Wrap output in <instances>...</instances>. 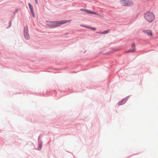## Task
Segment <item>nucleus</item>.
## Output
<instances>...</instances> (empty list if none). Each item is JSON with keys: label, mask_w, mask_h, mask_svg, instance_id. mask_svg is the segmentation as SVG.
Segmentation results:
<instances>
[{"label": "nucleus", "mask_w": 158, "mask_h": 158, "mask_svg": "<svg viewBox=\"0 0 158 158\" xmlns=\"http://www.w3.org/2000/svg\"><path fill=\"white\" fill-rule=\"evenodd\" d=\"M112 50L113 51V52H114V51H115V50Z\"/></svg>", "instance_id": "bb28decb"}, {"label": "nucleus", "mask_w": 158, "mask_h": 158, "mask_svg": "<svg viewBox=\"0 0 158 158\" xmlns=\"http://www.w3.org/2000/svg\"><path fill=\"white\" fill-rule=\"evenodd\" d=\"M112 49L114 50V49H114V48H113Z\"/></svg>", "instance_id": "393cba45"}, {"label": "nucleus", "mask_w": 158, "mask_h": 158, "mask_svg": "<svg viewBox=\"0 0 158 158\" xmlns=\"http://www.w3.org/2000/svg\"><path fill=\"white\" fill-rule=\"evenodd\" d=\"M86 51V50H85V51L84 52V53H85V52Z\"/></svg>", "instance_id": "a878e982"}, {"label": "nucleus", "mask_w": 158, "mask_h": 158, "mask_svg": "<svg viewBox=\"0 0 158 158\" xmlns=\"http://www.w3.org/2000/svg\"><path fill=\"white\" fill-rule=\"evenodd\" d=\"M135 45L134 43H133L131 44V48H130V49H135Z\"/></svg>", "instance_id": "f8f14e48"}, {"label": "nucleus", "mask_w": 158, "mask_h": 158, "mask_svg": "<svg viewBox=\"0 0 158 158\" xmlns=\"http://www.w3.org/2000/svg\"><path fill=\"white\" fill-rule=\"evenodd\" d=\"M88 10L86 9H84V8H81L80 10V11H84L86 13H87V12Z\"/></svg>", "instance_id": "4468645a"}, {"label": "nucleus", "mask_w": 158, "mask_h": 158, "mask_svg": "<svg viewBox=\"0 0 158 158\" xmlns=\"http://www.w3.org/2000/svg\"><path fill=\"white\" fill-rule=\"evenodd\" d=\"M24 36L25 39L26 40H28L30 39V36L28 33L24 34Z\"/></svg>", "instance_id": "1a4fd4ad"}, {"label": "nucleus", "mask_w": 158, "mask_h": 158, "mask_svg": "<svg viewBox=\"0 0 158 158\" xmlns=\"http://www.w3.org/2000/svg\"><path fill=\"white\" fill-rule=\"evenodd\" d=\"M86 25H84V24H81V25H80V26L81 27H85V28L86 27Z\"/></svg>", "instance_id": "4be33fe9"}, {"label": "nucleus", "mask_w": 158, "mask_h": 158, "mask_svg": "<svg viewBox=\"0 0 158 158\" xmlns=\"http://www.w3.org/2000/svg\"><path fill=\"white\" fill-rule=\"evenodd\" d=\"M31 12V14H32V16L34 18L35 17V13L34 12V10Z\"/></svg>", "instance_id": "2eb2a0df"}, {"label": "nucleus", "mask_w": 158, "mask_h": 158, "mask_svg": "<svg viewBox=\"0 0 158 158\" xmlns=\"http://www.w3.org/2000/svg\"><path fill=\"white\" fill-rule=\"evenodd\" d=\"M90 29L92 30H96V28L94 27H90Z\"/></svg>", "instance_id": "dca6fc26"}, {"label": "nucleus", "mask_w": 158, "mask_h": 158, "mask_svg": "<svg viewBox=\"0 0 158 158\" xmlns=\"http://www.w3.org/2000/svg\"><path fill=\"white\" fill-rule=\"evenodd\" d=\"M70 21V20H63L59 21H49L51 24H48L47 25L51 28H54L69 22Z\"/></svg>", "instance_id": "f257e3e1"}, {"label": "nucleus", "mask_w": 158, "mask_h": 158, "mask_svg": "<svg viewBox=\"0 0 158 158\" xmlns=\"http://www.w3.org/2000/svg\"><path fill=\"white\" fill-rule=\"evenodd\" d=\"M110 53V52H107L104 53H102V54L103 55H108Z\"/></svg>", "instance_id": "aec40b11"}, {"label": "nucleus", "mask_w": 158, "mask_h": 158, "mask_svg": "<svg viewBox=\"0 0 158 158\" xmlns=\"http://www.w3.org/2000/svg\"><path fill=\"white\" fill-rule=\"evenodd\" d=\"M35 0V3L36 4H38V1H37V0Z\"/></svg>", "instance_id": "5701e85b"}, {"label": "nucleus", "mask_w": 158, "mask_h": 158, "mask_svg": "<svg viewBox=\"0 0 158 158\" xmlns=\"http://www.w3.org/2000/svg\"><path fill=\"white\" fill-rule=\"evenodd\" d=\"M129 97V96H128L126 97V98H123L121 101H119L118 102V105L119 106H120L125 104L127 101V100L128 99Z\"/></svg>", "instance_id": "39448f33"}, {"label": "nucleus", "mask_w": 158, "mask_h": 158, "mask_svg": "<svg viewBox=\"0 0 158 158\" xmlns=\"http://www.w3.org/2000/svg\"><path fill=\"white\" fill-rule=\"evenodd\" d=\"M136 50H128L127 51L125 52V53H127L129 52L133 53Z\"/></svg>", "instance_id": "ddd939ff"}, {"label": "nucleus", "mask_w": 158, "mask_h": 158, "mask_svg": "<svg viewBox=\"0 0 158 158\" xmlns=\"http://www.w3.org/2000/svg\"><path fill=\"white\" fill-rule=\"evenodd\" d=\"M143 32H144L145 33L147 34V35L149 36H152L153 35L152 32L151 30H144L143 31Z\"/></svg>", "instance_id": "423d86ee"}, {"label": "nucleus", "mask_w": 158, "mask_h": 158, "mask_svg": "<svg viewBox=\"0 0 158 158\" xmlns=\"http://www.w3.org/2000/svg\"><path fill=\"white\" fill-rule=\"evenodd\" d=\"M110 31L109 30H104L102 31V34H106L108 33Z\"/></svg>", "instance_id": "9b49d317"}, {"label": "nucleus", "mask_w": 158, "mask_h": 158, "mask_svg": "<svg viewBox=\"0 0 158 158\" xmlns=\"http://www.w3.org/2000/svg\"><path fill=\"white\" fill-rule=\"evenodd\" d=\"M96 33L97 34H102V31H96Z\"/></svg>", "instance_id": "6ab92c4d"}, {"label": "nucleus", "mask_w": 158, "mask_h": 158, "mask_svg": "<svg viewBox=\"0 0 158 158\" xmlns=\"http://www.w3.org/2000/svg\"><path fill=\"white\" fill-rule=\"evenodd\" d=\"M120 2L123 6H131L134 5V2L130 0H121Z\"/></svg>", "instance_id": "7ed1b4c3"}, {"label": "nucleus", "mask_w": 158, "mask_h": 158, "mask_svg": "<svg viewBox=\"0 0 158 158\" xmlns=\"http://www.w3.org/2000/svg\"><path fill=\"white\" fill-rule=\"evenodd\" d=\"M18 10V9H16L15 11H12V12H13V13L14 14H15V13L17 12Z\"/></svg>", "instance_id": "f3484780"}, {"label": "nucleus", "mask_w": 158, "mask_h": 158, "mask_svg": "<svg viewBox=\"0 0 158 158\" xmlns=\"http://www.w3.org/2000/svg\"><path fill=\"white\" fill-rule=\"evenodd\" d=\"M11 20H10V26H11Z\"/></svg>", "instance_id": "b1692460"}, {"label": "nucleus", "mask_w": 158, "mask_h": 158, "mask_svg": "<svg viewBox=\"0 0 158 158\" xmlns=\"http://www.w3.org/2000/svg\"><path fill=\"white\" fill-rule=\"evenodd\" d=\"M28 6L31 12L34 10L33 6L30 3H28Z\"/></svg>", "instance_id": "9d476101"}, {"label": "nucleus", "mask_w": 158, "mask_h": 158, "mask_svg": "<svg viewBox=\"0 0 158 158\" xmlns=\"http://www.w3.org/2000/svg\"><path fill=\"white\" fill-rule=\"evenodd\" d=\"M40 136L41 135H40L38 137V142L37 150L39 151H40L41 150L42 146V141L40 139ZM35 149L37 150V149L35 148Z\"/></svg>", "instance_id": "20e7f679"}, {"label": "nucleus", "mask_w": 158, "mask_h": 158, "mask_svg": "<svg viewBox=\"0 0 158 158\" xmlns=\"http://www.w3.org/2000/svg\"><path fill=\"white\" fill-rule=\"evenodd\" d=\"M91 26H90L86 25L85 28L90 29Z\"/></svg>", "instance_id": "412c9836"}, {"label": "nucleus", "mask_w": 158, "mask_h": 158, "mask_svg": "<svg viewBox=\"0 0 158 158\" xmlns=\"http://www.w3.org/2000/svg\"><path fill=\"white\" fill-rule=\"evenodd\" d=\"M28 33V29L27 25L24 27L23 33Z\"/></svg>", "instance_id": "6e6552de"}, {"label": "nucleus", "mask_w": 158, "mask_h": 158, "mask_svg": "<svg viewBox=\"0 0 158 158\" xmlns=\"http://www.w3.org/2000/svg\"><path fill=\"white\" fill-rule=\"evenodd\" d=\"M143 16L145 19L150 23L153 22L155 18V16L153 13L149 11L144 13Z\"/></svg>", "instance_id": "f03ea898"}, {"label": "nucleus", "mask_w": 158, "mask_h": 158, "mask_svg": "<svg viewBox=\"0 0 158 158\" xmlns=\"http://www.w3.org/2000/svg\"><path fill=\"white\" fill-rule=\"evenodd\" d=\"M10 27V20L8 21V26L6 28H9Z\"/></svg>", "instance_id": "a211bd4d"}, {"label": "nucleus", "mask_w": 158, "mask_h": 158, "mask_svg": "<svg viewBox=\"0 0 158 158\" xmlns=\"http://www.w3.org/2000/svg\"><path fill=\"white\" fill-rule=\"evenodd\" d=\"M87 13L88 14L98 15V14L96 12L92 11V10H88Z\"/></svg>", "instance_id": "0eeeda50"}]
</instances>
